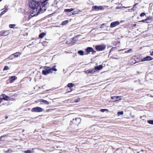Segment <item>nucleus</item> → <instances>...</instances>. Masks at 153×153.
I'll return each mask as SVG.
<instances>
[{"label": "nucleus", "instance_id": "obj_43", "mask_svg": "<svg viewBox=\"0 0 153 153\" xmlns=\"http://www.w3.org/2000/svg\"><path fill=\"white\" fill-rule=\"evenodd\" d=\"M112 50V49H111V50H110V52L109 53H110L111 52V51Z\"/></svg>", "mask_w": 153, "mask_h": 153}, {"label": "nucleus", "instance_id": "obj_3", "mask_svg": "<svg viewBox=\"0 0 153 153\" xmlns=\"http://www.w3.org/2000/svg\"><path fill=\"white\" fill-rule=\"evenodd\" d=\"M45 70L42 71V73L45 75H46L50 73H52L51 68L49 67L45 66L44 67Z\"/></svg>", "mask_w": 153, "mask_h": 153}, {"label": "nucleus", "instance_id": "obj_13", "mask_svg": "<svg viewBox=\"0 0 153 153\" xmlns=\"http://www.w3.org/2000/svg\"><path fill=\"white\" fill-rule=\"evenodd\" d=\"M121 97L117 96V97L114 96L112 97H111V99L114 100L115 101H117V99H118L119 100H121V98H120Z\"/></svg>", "mask_w": 153, "mask_h": 153}, {"label": "nucleus", "instance_id": "obj_10", "mask_svg": "<svg viewBox=\"0 0 153 153\" xmlns=\"http://www.w3.org/2000/svg\"><path fill=\"white\" fill-rule=\"evenodd\" d=\"M9 30H6L4 32H1L0 33V36H5L9 35Z\"/></svg>", "mask_w": 153, "mask_h": 153}, {"label": "nucleus", "instance_id": "obj_6", "mask_svg": "<svg viewBox=\"0 0 153 153\" xmlns=\"http://www.w3.org/2000/svg\"><path fill=\"white\" fill-rule=\"evenodd\" d=\"M138 58H132L129 61V63L131 65H133L135 63L137 62H139L138 61Z\"/></svg>", "mask_w": 153, "mask_h": 153}, {"label": "nucleus", "instance_id": "obj_29", "mask_svg": "<svg viewBox=\"0 0 153 153\" xmlns=\"http://www.w3.org/2000/svg\"><path fill=\"white\" fill-rule=\"evenodd\" d=\"M78 53L81 55H82L84 54L83 52L82 51H78Z\"/></svg>", "mask_w": 153, "mask_h": 153}, {"label": "nucleus", "instance_id": "obj_18", "mask_svg": "<svg viewBox=\"0 0 153 153\" xmlns=\"http://www.w3.org/2000/svg\"><path fill=\"white\" fill-rule=\"evenodd\" d=\"M40 101V102H42L46 104H49V103L48 102L47 100L43 99L41 100Z\"/></svg>", "mask_w": 153, "mask_h": 153}, {"label": "nucleus", "instance_id": "obj_34", "mask_svg": "<svg viewBox=\"0 0 153 153\" xmlns=\"http://www.w3.org/2000/svg\"><path fill=\"white\" fill-rule=\"evenodd\" d=\"M80 101V98H78L77 99L75 100L74 102H79Z\"/></svg>", "mask_w": 153, "mask_h": 153}, {"label": "nucleus", "instance_id": "obj_25", "mask_svg": "<svg viewBox=\"0 0 153 153\" xmlns=\"http://www.w3.org/2000/svg\"><path fill=\"white\" fill-rule=\"evenodd\" d=\"M9 69H10V68L9 67H8L7 66H4V68L3 69V71H6V70H7Z\"/></svg>", "mask_w": 153, "mask_h": 153}, {"label": "nucleus", "instance_id": "obj_37", "mask_svg": "<svg viewBox=\"0 0 153 153\" xmlns=\"http://www.w3.org/2000/svg\"><path fill=\"white\" fill-rule=\"evenodd\" d=\"M145 15V13H141L140 14V16L141 17L143 16H144Z\"/></svg>", "mask_w": 153, "mask_h": 153}, {"label": "nucleus", "instance_id": "obj_11", "mask_svg": "<svg viewBox=\"0 0 153 153\" xmlns=\"http://www.w3.org/2000/svg\"><path fill=\"white\" fill-rule=\"evenodd\" d=\"M103 8L102 6H93L92 8V10H102Z\"/></svg>", "mask_w": 153, "mask_h": 153}, {"label": "nucleus", "instance_id": "obj_46", "mask_svg": "<svg viewBox=\"0 0 153 153\" xmlns=\"http://www.w3.org/2000/svg\"><path fill=\"white\" fill-rule=\"evenodd\" d=\"M4 138H3L2 139H2H4Z\"/></svg>", "mask_w": 153, "mask_h": 153}, {"label": "nucleus", "instance_id": "obj_39", "mask_svg": "<svg viewBox=\"0 0 153 153\" xmlns=\"http://www.w3.org/2000/svg\"><path fill=\"white\" fill-rule=\"evenodd\" d=\"M92 72H93V71L92 70H90L88 72L89 73H92Z\"/></svg>", "mask_w": 153, "mask_h": 153}, {"label": "nucleus", "instance_id": "obj_21", "mask_svg": "<svg viewBox=\"0 0 153 153\" xmlns=\"http://www.w3.org/2000/svg\"><path fill=\"white\" fill-rule=\"evenodd\" d=\"M7 10L8 9L7 8H6L5 10L2 11L0 14V16H1L3 14H4L7 11Z\"/></svg>", "mask_w": 153, "mask_h": 153}, {"label": "nucleus", "instance_id": "obj_17", "mask_svg": "<svg viewBox=\"0 0 153 153\" xmlns=\"http://www.w3.org/2000/svg\"><path fill=\"white\" fill-rule=\"evenodd\" d=\"M102 66L101 65H100L99 66H96L95 67V69L96 70H100L102 69Z\"/></svg>", "mask_w": 153, "mask_h": 153}, {"label": "nucleus", "instance_id": "obj_26", "mask_svg": "<svg viewBox=\"0 0 153 153\" xmlns=\"http://www.w3.org/2000/svg\"><path fill=\"white\" fill-rule=\"evenodd\" d=\"M149 20V19H143V20L141 21H140V22H145V23H148V21Z\"/></svg>", "mask_w": 153, "mask_h": 153}, {"label": "nucleus", "instance_id": "obj_40", "mask_svg": "<svg viewBox=\"0 0 153 153\" xmlns=\"http://www.w3.org/2000/svg\"><path fill=\"white\" fill-rule=\"evenodd\" d=\"M150 55L151 56H153V51H152L150 54Z\"/></svg>", "mask_w": 153, "mask_h": 153}, {"label": "nucleus", "instance_id": "obj_44", "mask_svg": "<svg viewBox=\"0 0 153 153\" xmlns=\"http://www.w3.org/2000/svg\"><path fill=\"white\" fill-rule=\"evenodd\" d=\"M1 100H0V103H1Z\"/></svg>", "mask_w": 153, "mask_h": 153}, {"label": "nucleus", "instance_id": "obj_50", "mask_svg": "<svg viewBox=\"0 0 153 153\" xmlns=\"http://www.w3.org/2000/svg\"><path fill=\"white\" fill-rule=\"evenodd\" d=\"M2 0H0V1H1Z\"/></svg>", "mask_w": 153, "mask_h": 153}, {"label": "nucleus", "instance_id": "obj_5", "mask_svg": "<svg viewBox=\"0 0 153 153\" xmlns=\"http://www.w3.org/2000/svg\"><path fill=\"white\" fill-rule=\"evenodd\" d=\"M43 109L40 107H37L33 108L31 110V111L35 112H40L43 111Z\"/></svg>", "mask_w": 153, "mask_h": 153}, {"label": "nucleus", "instance_id": "obj_31", "mask_svg": "<svg viewBox=\"0 0 153 153\" xmlns=\"http://www.w3.org/2000/svg\"><path fill=\"white\" fill-rule=\"evenodd\" d=\"M117 114L118 115H122L123 114V111H119L117 112Z\"/></svg>", "mask_w": 153, "mask_h": 153}, {"label": "nucleus", "instance_id": "obj_51", "mask_svg": "<svg viewBox=\"0 0 153 153\" xmlns=\"http://www.w3.org/2000/svg\"><path fill=\"white\" fill-rule=\"evenodd\" d=\"M152 14H153V13H152Z\"/></svg>", "mask_w": 153, "mask_h": 153}, {"label": "nucleus", "instance_id": "obj_4", "mask_svg": "<svg viewBox=\"0 0 153 153\" xmlns=\"http://www.w3.org/2000/svg\"><path fill=\"white\" fill-rule=\"evenodd\" d=\"M95 48L97 51H102L105 49L106 48V46L104 45H97L96 46Z\"/></svg>", "mask_w": 153, "mask_h": 153}, {"label": "nucleus", "instance_id": "obj_1", "mask_svg": "<svg viewBox=\"0 0 153 153\" xmlns=\"http://www.w3.org/2000/svg\"><path fill=\"white\" fill-rule=\"evenodd\" d=\"M46 4H43L42 6L40 8L32 9L31 11L30 14L32 16H34L38 15L40 13H42L44 12L46 9Z\"/></svg>", "mask_w": 153, "mask_h": 153}, {"label": "nucleus", "instance_id": "obj_8", "mask_svg": "<svg viewBox=\"0 0 153 153\" xmlns=\"http://www.w3.org/2000/svg\"><path fill=\"white\" fill-rule=\"evenodd\" d=\"M21 54V53L17 52L15 53H14L13 54H12L10 56L9 58H12V59H13V56H14V57H17L19 56Z\"/></svg>", "mask_w": 153, "mask_h": 153}, {"label": "nucleus", "instance_id": "obj_7", "mask_svg": "<svg viewBox=\"0 0 153 153\" xmlns=\"http://www.w3.org/2000/svg\"><path fill=\"white\" fill-rule=\"evenodd\" d=\"M120 24V22L118 21L113 22L111 24L110 27L111 28H113L119 25Z\"/></svg>", "mask_w": 153, "mask_h": 153}, {"label": "nucleus", "instance_id": "obj_48", "mask_svg": "<svg viewBox=\"0 0 153 153\" xmlns=\"http://www.w3.org/2000/svg\"><path fill=\"white\" fill-rule=\"evenodd\" d=\"M24 130H23V131H22V132H24Z\"/></svg>", "mask_w": 153, "mask_h": 153}, {"label": "nucleus", "instance_id": "obj_41", "mask_svg": "<svg viewBox=\"0 0 153 153\" xmlns=\"http://www.w3.org/2000/svg\"><path fill=\"white\" fill-rule=\"evenodd\" d=\"M75 120H80V118H75Z\"/></svg>", "mask_w": 153, "mask_h": 153}, {"label": "nucleus", "instance_id": "obj_14", "mask_svg": "<svg viewBox=\"0 0 153 153\" xmlns=\"http://www.w3.org/2000/svg\"><path fill=\"white\" fill-rule=\"evenodd\" d=\"M73 39L74 38H73L71 40L67 41L66 42V44H71L72 45L74 44L75 42H74Z\"/></svg>", "mask_w": 153, "mask_h": 153}, {"label": "nucleus", "instance_id": "obj_22", "mask_svg": "<svg viewBox=\"0 0 153 153\" xmlns=\"http://www.w3.org/2000/svg\"><path fill=\"white\" fill-rule=\"evenodd\" d=\"M68 22V20L64 21L62 22L61 25H64L67 24Z\"/></svg>", "mask_w": 153, "mask_h": 153}, {"label": "nucleus", "instance_id": "obj_49", "mask_svg": "<svg viewBox=\"0 0 153 153\" xmlns=\"http://www.w3.org/2000/svg\"><path fill=\"white\" fill-rule=\"evenodd\" d=\"M63 71H65V69H64Z\"/></svg>", "mask_w": 153, "mask_h": 153}, {"label": "nucleus", "instance_id": "obj_12", "mask_svg": "<svg viewBox=\"0 0 153 153\" xmlns=\"http://www.w3.org/2000/svg\"><path fill=\"white\" fill-rule=\"evenodd\" d=\"M1 96L2 97V98H0V100H2L3 99H4L6 100H10V98L4 94H2L1 95Z\"/></svg>", "mask_w": 153, "mask_h": 153}, {"label": "nucleus", "instance_id": "obj_42", "mask_svg": "<svg viewBox=\"0 0 153 153\" xmlns=\"http://www.w3.org/2000/svg\"><path fill=\"white\" fill-rule=\"evenodd\" d=\"M8 118V117L7 116H6L5 117V119H7V118Z\"/></svg>", "mask_w": 153, "mask_h": 153}, {"label": "nucleus", "instance_id": "obj_33", "mask_svg": "<svg viewBox=\"0 0 153 153\" xmlns=\"http://www.w3.org/2000/svg\"><path fill=\"white\" fill-rule=\"evenodd\" d=\"M40 0V2L41 3L43 4V3L45 2L46 1H48V0Z\"/></svg>", "mask_w": 153, "mask_h": 153}, {"label": "nucleus", "instance_id": "obj_35", "mask_svg": "<svg viewBox=\"0 0 153 153\" xmlns=\"http://www.w3.org/2000/svg\"><path fill=\"white\" fill-rule=\"evenodd\" d=\"M108 111V109H101L100 110V111L102 112H104V111Z\"/></svg>", "mask_w": 153, "mask_h": 153}, {"label": "nucleus", "instance_id": "obj_28", "mask_svg": "<svg viewBox=\"0 0 153 153\" xmlns=\"http://www.w3.org/2000/svg\"><path fill=\"white\" fill-rule=\"evenodd\" d=\"M56 67V66H54L52 68H51V71L52 70L55 71H57V69L56 68H55Z\"/></svg>", "mask_w": 153, "mask_h": 153}, {"label": "nucleus", "instance_id": "obj_45", "mask_svg": "<svg viewBox=\"0 0 153 153\" xmlns=\"http://www.w3.org/2000/svg\"><path fill=\"white\" fill-rule=\"evenodd\" d=\"M7 6V5H5V8H6Z\"/></svg>", "mask_w": 153, "mask_h": 153}, {"label": "nucleus", "instance_id": "obj_32", "mask_svg": "<svg viewBox=\"0 0 153 153\" xmlns=\"http://www.w3.org/2000/svg\"><path fill=\"white\" fill-rule=\"evenodd\" d=\"M15 26V25L14 24H11L9 25V27L10 28H13Z\"/></svg>", "mask_w": 153, "mask_h": 153}, {"label": "nucleus", "instance_id": "obj_23", "mask_svg": "<svg viewBox=\"0 0 153 153\" xmlns=\"http://www.w3.org/2000/svg\"><path fill=\"white\" fill-rule=\"evenodd\" d=\"M7 136H8L7 135H4L3 136H1V137H0V140L1 141H4V139L2 140V138H5V137H7Z\"/></svg>", "mask_w": 153, "mask_h": 153}, {"label": "nucleus", "instance_id": "obj_38", "mask_svg": "<svg viewBox=\"0 0 153 153\" xmlns=\"http://www.w3.org/2000/svg\"><path fill=\"white\" fill-rule=\"evenodd\" d=\"M25 152H26V153H31V151L30 150H27V151H25Z\"/></svg>", "mask_w": 153, "mask_h": 153}, {"label": "nucleus", "instance_id": "obj_2", "mask_svg": "<svg viewBox=\"0 0 153 153\" xmlns=\"http://www.w3.org/2000/svg\"><path fill=\"white\" fill-rule=\"evenodd\" d=\"M29 4L30 7L32 9H39L40 7L41 8L43 4H42L40 2L33 0H30L29 1Z\"/></svg>", "mask_w": 153, "mask_h": 153}, {"label": "nucleus", "instance_id": "obj_20", "mask_svg": "<svg viewBox=\"0 0 153 153\" xmlns=\"http://www.w3.org/2000/svg\"><path fill=\"white\" fill-rule=\"evenodd\" d=\"M46 35V34L44 33H41L39 36V38H42L44 36Z\"/></svg>", "mask_w": 153, "mask_h": 153}, {"label": "nucleus", "instance_id": "obj_9", "mask_svg": "<svg viewBox=\"0 0 153 153\" xmlns=\"http://www.w3.org/2000/svg\"><path fill=\"white\" fill-rule=\"evenodd\" d=\"M153 59V58L149 56H148L146 57H144L141 60V62H143L146 61H150L152 60Z\"/></svg>", "mask_w": 153, "mask_h": 153}, {"label": "nucleus", "instance_id": "obj_24", "mask_svg": "<svg viewBox=\"0 0 153 153\" xmlns=\"http://www.w3.org/2000/svg\"><path fill=\"white\" fill-rule=\"evenodd\" d=\"M74 86V84L72 83H69L67 85V86L69 88L72 87Z\"/></svg>", "mask_w": 153, "mask_h": 153}, {"label": "nucleus", "instance_id": "obj_47", "mask_svg": "<svg viewBox=\"0 0 153 153\" xmlns=\"http://www.w3.org/2000/svg\"><path fill=\"white\" fill-rule=\"evenodd\" d=\"M136 4H135L134 5V6H135V5H136Z\"/></svg>", "mask_w": 153, "mask_h": 153}, {"label": "nucleus", "instance_id": "obj_27", "mask_svg": "<svg viewBox=\"0 0 153 153\" xmlns=\"http://www.w3.org/2000/svg\"><path fill=\"white\" fill-rule=\"evenodd\" d=\"M132 51H133V50H132V49H130L127 50L126 51H125V52L126 53H131V52H132Z\"/></svg>", "mask_w": 153, "mask_h": 153}, {"label": "nucleus", "instance_id": "obj_15", "mask_svg": "<svg viewBox=\"0 0 153 153\" xmlns=\"http://www.w3.org/2000/svg\"><path fill=\"white\" fill-rule=\"evenodd\" d=\"M86 51L87 52H96L95 51H94L93 49L91 47H88L86 49Z\"/></svg>", "mask_w": 153, "mask_h": 153}, {"label": "nucleus", "instance_id": "obj_16", "mask_svg": "<svg viewBox=\"0 0 153 153\" xmlns=\"http://www.w3.org/2000/svg\"><path fill=\"white\" fill-rule=\"evenodd\" d=\"M16 77L15 76H13L10 77L9 78L10 82H12L13 81L16 79Z\"/></svg>", "mask_w": 153, "mask_h": 153}, {"label": "nucleus", "instance_id": "obj_30", "mask_svg": "<svg viewBox=\"0 0 153 153\" xmlns=\"http://www.w3.org/2000/svg\"><path fill=\"white\" fill-rule=\"evenodd\" d=\"M147 122L149 124H153V120H148Z\"/></svg>", "mask_w": 153, "mask_h": 153}, {"label": "nucleus", "instance_id": "obj_19", "mask_svg": "<svg viewBox=\"0 0 153 153\" xmlns=\"http://www.w3.org/2000/svg\"><path fill=\"white\" fill-rule=\"evenodd\" d=\"M74 10V9L72 8H71L70 9H65L64 10V11L65 12H69L72 11H73Z\"/></svg>", "mask_w": 153, "mask_h": 153}, {"label": "nucleus", "instance_id": "obj_36", "mask_svg": "<svg viewBox=\"0 0 153 153\" xmlns=\"http://www.w3.org/2000/svg\"><path fill=\"white\" fill-rule=\"evenodd\" d=\"M78 13V12L77 11H74L73 13H72V15H74L76 14V13Z\"/></svg>", "mask_w": 153, "mask_h": 153}]
</instances>
